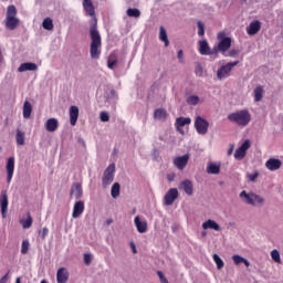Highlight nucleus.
<instances>
[{
  "instance_id": "obj_28",
  "label": "nucleus",
  "mask_w": 283,
  "mask_h": 283,
  "mask_svg": "<svg viewBox=\"0 0 283 283\" xmlns=\"http://www.w3.org/2000/svg\"><path fill=\"white\" fill-rule=\"evenodd\" d=\"M233 263L235 266H239V264H244L245 266H251V262L249 260L244 259V256H241L240 254L232 255Z\"/></svg>"
},
{
  "instance_id": "obj_56",
  "label": "nucleus",
  "mask_w": 283,
  "mask_h": 283,
  "mask_svg": "<svg viewBox=\"0 0 283 283\" xmlns=\"http://www.w3.org/2000/svg\"><path fill=\"white\" fill-rule=\"evenodd\" d=\"M112 222H114V220L112 219L106 220V224H112Z\"/></svg>"
},
{
  "instance_id": "obj_3",
  "label": "nucleus",
  "mask_w": 283,
  "mask_h": 283,
  "mask_svg": "<svg viewBox=\"0 0 283 283\" xmlns=\"http://www.w3.org/2000/svg\"><path fill=\"white\" fill-rule=\"evenodd\" d=\"M239 198L244 205H249L250 207H264V197L255 192H247L243 190L240 192Z\"/></svg>"
},
{
  "instance_id": "obj_58",
  "label": "nucleus",
  "mask_w": 283,
  "mask_h": 283,
  "mask_svg": "<svg viewBox=\"0 0 283 283\" xmlns=\"http://www.w3.org/2000/svg\"><path fill=\"white\" fill-rule=\"evenodd\" d=\"M40 283H48V281H45V280H42Z\"/></svg>"
},
{
  "instance_id": "obj_15",
  "label": "nucleus",
  "mask_w": 283,
  "mask_h": 283,
  "mask_svg": "<svg viewBox=\"0 0 283 283\" xmlns=\"http://www.w3.org/2000/svg\"><path fill=\"white\" fill-rule=\"evenodd\" d=\"M265 167L269 171H277L282 167V160L276 158H270L265 161Z\"/></svg>"
},
{
  "instance_id": "obj_12",
  "label": "nucleus",
  "mask_w": 283,
  "mask_h": 283,
  "mask_svg": "<svg viewBox=\"0 0 283 283\" xmlns=\"http://www.w3.org/2000/svg\"><path fill=\"white\" fill-rule=\"evenodd\" d=\"M83 8L88 17H92L95 28H96V12L94 10V4L92 0H83Z\"/></svg>"
},
{
  "instance_id": "obj_4",
  "label": "nucleus",
  "mask_w": 283,
  "mask_h": 283,
  "mask_svg": "<svg viewBox=\"0 0 283 283\" xmlns=\"http://www.w3.org/2000/svg\"><path fill=\"white\" fill-rule=\"evenodd\" d=\"M19 18H17V7L9 6L7 9L6 28L7 30H17L19 28Z\"/></svg>"
},
{
  "instance_id": "obj_13",
  "label": "nucleus",
  "mask_w": 283,
  "mask_h": 283,
  "mask_svg": "<svg viewBox=\"0 0 283 283\" xmlns=\"http://www.w3.org/2000/svg\"><path fill=\"white\" fill-rule=\"evenodd\" d=\"M6 169H7V182L8 185H10L14 176V157L8 158Z\"/></svg>"
},
{
  "instance_id": "obj_34",
  "label": "nucleus",
  "mask_w": 283,
  "mask_h": 283,
  "mask_svg": "<svg viewBox=\"0 0 283 283\" xmlns=\"http://www.w3.org/2000/svg\"><path fill=\"white\" fill-rule=\"evenodd\" d=\"M270 255L275 264H282V256L280 255V251L277 249L272 250Z\"/></svg>"
},
{
  "instance_id": "obj_55",
  "label": "nucleus",
  "mask_w": 283,
  "mask_h": 283,
  "mask_svg": "<svg viewBox=\"0 0 283 283\" xmlns=\"http://www.w3.org/2000/svg\"><path fill=\"white\" fill-rule=\"evenodd\" d=\"M130 247H132L133 253H138V251L136 250V244L134 242H130Z\"/></svg>"
},
{
  "instance_id": "obj_53",
  "label": "nucleus",
  "mask_w": 283,
  "mask_h": 283,
  "mask_svg": "<svg viewBox=\"0 0 283 283\" xmlns=\"http://www.w3.org/2000/svg\"><path fill=\"white\" fill-rule=\"evenodd\" d=\"M233 149H235V146L233 144H230V148L228 149V156H231L233 154Z\"/></svg>"
},
{
  "instance_id": "obj_49",
  "label": "nucleus",
  "mask_w": 283,
  "mask_h": 283,
  "mask_svg": "<svg viewBox=\"0 0 283 283\" xmlns=\"http://www.w3.org/2000/svg\"><path fill=\"white\" fill-rule=\"evenodd\" d=\"M177 59H178L179 63H185V54L182 53V50L178 51Z\"/></svg>"
},
{
  "instance_id": "obj_36",
  "label": "nucleus",
  "mask_w": 283,
  "mask_h": 283,
  "mask_svg": "<svg viewBox=\"0 0 283 283\" xmlns=\"http://www.w3.org/2000/svg\"><path fill=\"white\" fill-rule=\"evenodd\" d=\"M42 28L44 30H54V22L52 21V18H45L42 22Z\"/></svg>"
},
{
  "instance_id": "obj_11",
  "label": "nucleus",
  "mask_w": 283,
  "mask_h": 283,
  "mask_svg": "<svg viewBox=\"0 0 283 283\" xmlns=\"http://www.w3.org/2000/svg\"><path fill=\"white\" fill-rule=\"evenodd\" d=\"M186 125H191L190 117H177L176 118L175 127H176L177 132H179V134H181L182 136H185V129H182V127H185Z\"/></svg>"
},
{
  "instance_id": "obj_37",
  "label": "nucleus",
  "mask_w": 283,
  "mask_h": 283,
  "mask_svg": "<svg viewBox=\"0 0 283 283\" xmlns=\"http://www.w3.org/2000/svg\"><path fill=\"white\" fill-rule=\"evenodd\" d=\"M212 260H213L214 264L217 265L218 271H220L221 269H224V261H222L220 255L213 254Z\"/></svg>"
},
{
  "instance_id": "obj_7",
  "label": "nucleus",
  "mask_w": 283,
  "mask_h": 283,
  "mask_svg": "<svg viewBox=\"0 0 283 283\" xmlns=\"http://www.w3.org/2000/svg\"><path fill=\"white\" fill-rule=\"evenodd\" d=\"M195 129L199 136H207V134H209V120L200 115L197 116L195 118Z\"/></svg>"
},
{
  "instance_id": "obj_50",
  "label": "nucleus",
  "mask_w": 283,
  "mask_h": 283,
  "mask_svg": "<svg viewBox=\"0 0 283 283\" xmlns=\"http://www.w3.org/2000/svg\"><path fill=\"white\" fill-rule=\"evenodd\" d=\"M116 63H118V60H108L107 61V67L109 70H114V66L116 65Z\"/></svg>"
},
{
  "instance_id": "obj_38",
  "label": "nucleus",
  "mask_w": 283,
  "mask_h": 283,
  "mask_svg": "<svg viewBox=\"0 0 283 283\" xmlns=\"http://www.w3.org/2000/svg\"><path fill=\"white\" fill-rule=\"evenodd\" d=\"M15 140L18 145H25V133L17 130Z\"/></svg>"
},
{
  "instance_id": "obj_40",
  "label": "nucleus",
  "mask_w": 283,
  "mask_h": 283,
  "mask_svg": "<svg viewBox=\"0 0 283 283\" xmlns=\"http://www.w3.org/2000/svg\"><path fill=\"white\" fill-rule=\"evenodd\" d=\"M127 17H133L134 19H138L140 17V10L138 9H127L126 11Z\"/></svg>"
},
{
  "instance_id": "obj_17",
  "label": "nucleus",
  "mask_w": 283,
  "mask_h": 283,
  "mask_svg": "<svg viewBox=\"0 0 283 283\" xmlns=\"http://www.w3.org/2000/svg\"><path fill=\"white\" fill-rule=\"evenodd\" d=\"M83 211H85V202L76 201L73 206L72 218H81Z\"/></svg>"
},
{
  "instance_id": "obj_46",
  "label": "nucleus",
  "mask_w": 283,
  "mask_h": 283,
  "mask_svg": "<svg viewBox=\"0 0 283 283\" xmlns=\"http://www.w3.org/2000/svg\"><path fill=\"white\" fill-rule=\"evenodd\" d=\"M197 25L199 36H205V24L201 21H199L197 22Z\"/></svg>"
},
{
  "instance_id": "obj_8",
  "label": "nucleus",
  "mask_w": 283,
  "mask_h": 283,
  "mask_svg": "<svg viewBox=\"0 0 283 283\" xmlns=\"http://www.w3.org/2000/svg\"><path fill=\"white\" fill-rule=\"evenodd\" d=\"M114 171H116V165L111 164L104 171V177L102 179V185L104 188L109 187L114 182Z\"/></svg>"
},
{
  "instance_id": "obj_26",
  "label": "nucleus",
  "mask_w": 283,
  "mask_h": 283,
  "mask_svg": "<svg viewBox=\"0 0 283 283\" xmlns=\"http://www.w3.org/2000/svg\"><path fill=\"white\" fill-rule=\"evenodd\" d=\"M70 123L74 127L78 120V106H71L69 109Z\"/></svg>"
},
{
  "instance_id": "obj_47",
  "label": "nucleus",
  "mask_w": 283,
  "mask_h": 283,
  "mask_svg": "<svg viewBox=\"0 0 283 283\" xmlns=\"http://www.w3.org/2000/svg\"><path fill=\"white\" fill-rule=\"evenodd\" d=\"M240 54L239 50L232 49L230 52L227 54V56H230L231 59H235Z\"/></svg>"
},
{
  "instance_id": "obj_21",
  "label": "nucleus",
  "mask_w": 283,
  "mask_h": 283,
  "mask_svg": "<svg viewBox=\"0 0 283 283\" xmlns=\"http://www.w3.org/2000/svg\"><path fill=\"white\" fill-rule=\"evenodd\" d=\"M179 189H182L187 196H193V182L186 179L179 185Z\"/></svg>"
},
{
  "instance_id": "obj_20",
  "label": "nucleus",
  "mask_w": 283,
  "mask_h": 283,
  "mask_svg": "<svg viewBox=\"0 0 283 283\" xmlns=\"http://www.w3.org/2000/svg\"><path fill=\"white\" fill-rule=\"evenodd\" d=\"M262 28V24L260 21L255 20L250 23V25L247 27V33L250 36H253L254 34H258L260 32V29Z\"/></svg>"
},
{
  "instance_id": "obj_30",
  "label": "nucleus",
  "mask_w": 283,
  "mask_h": 283,
  "mask_svg": "<svg viewBox=\"0 0 283 283\" xmlns=\"http://www.w3.org/2000/svg\"><path fill=\"white\" fill-rule=\"evenodd\" d=\"M22 116L23 118H30L32 116V104L28 101L23 104Z\"/></svg>"
},
{
  "instance_id": "obj_35",
  "label": "nucleus",
  "mask_w": 283,
  "mask_h": 283,
  "mask_svg": "<svg viewBox=\"0 0 283 283\" xmlns=\"http://www.w3.org/2000/svg\"><path fill=\"white\" fill-rule=\"evenodd\" d=\"M111 196H112V198H118V196H120V184L119 182H115L112 186Z\"/></svg>"
},
{
  "instance_id": "obj_14",
  "label": "nucleus",
  "mask_w": 283,
  "mask_h": 283,
  "mask_svg": "<svg viewBox=\"0 0 283 283\" xmlns=\"http://www.w3.org/2000/svg\"><path fill=\"white\" fill-rule=\"evenodd\" d=\"M189 163V154L176 157L174 159V165L179 169V171H182L187 167V164Z\"/></svg>"
},
{
  "instance_id": "obj_5",
  "label": "nucleus",
  "mask_w": 283,
  "mask_h": 283,
  "mask_svg": "<svg viewBox=\"0 0 283 283\" xmlns=\"http://www.w3.org/2000/svg\"><path fill=\"white\" fill-rule=\"evenodd\" d=\"M217 39L219 43L214 46V52H222V54H224L231 48V38L227 36V33L222 31L218 33Z\"/></svg>"
},
{
  "instance_id": "obj_51",
  "label": "nucleus",
  "mask_w": 283,
  "mask_h": 283,
  "mask_svg": "<svg viewBox=\"0 0 283 283\" xmlns=\"http://www.w3.org/2000/svg\"><path fill=\"white\" fill-rule=\"evenodd\" d=\"M84 263L87 265L92 264V254H88V253L84 254Z\"/></svg>"
},
{
  "instance_id": "obj_16",
  "label": "nucleus",
  "mask_w": 283,
  "mask_h": 283,
  "mask_svg": "<svg viewBox=\"0 0 283 283\" xmlns=\"http://www.w3.org/2000/svg\"><path fill=\"white\" fill-rule=\"evenodd\" d=\"M70 280V272L65 268H60L56 272V282L57 283H67Z\"/></svg>"
},
{
  "instance_id": "obj_52",
  "label": "nucleus",
  "mask_w": 283,
  "mask_h": 283,
  "mask_svg": "<svg viewBox=\"0 0 283 283\" xmlns=\"http://www.w3.org/2000/svg\"><path fill=\"white\" fill-rule=\"evenodd\" d=\"M175 179H176V175L175 174L167 175L168 182H174Z\"/></svg>"
},
{
  "instance_id": "obj_1",
  "label": "nucleus",
  "mask_w": 283,
  "mask_h": 283,
  "mask_svg": "<svg viewBox=\"0 0 283 283\" xmlns=\"http://www.w3.org/2000/svg\"><path fill=\"white\" fill-rule=\"evenodd\" d=\"M90 34H91V49H90L91 59H93L94 61H97V59H101L102 41H101V33L98 32V29H96V25L91 27Z\"/></svg>"
},
{
  "instance_id": "obj_45",
  "label": "nucleus",
  "mask_w": 283,
  "mask_h": 283,
  "mask_svg": "<svg viewBox=\"0 0 283 283\" xmlns=\"http://www.w3.org/2000/svg\"><path fill=\"white\" fill-rule=\"evenodd\" d=\"M258 176H260V174L254 171L253 174H248L247 178L250 182H255V180H258Z\"/></svg>"
},
{
  "instance_id": "obj_41",
  "label": "nucleus",
  "mask_w": 283,
  "mask_h": 283,
  "mask_svg": "<svg viewBox=\"0 0 283 283\" xmlns=\"http://www.w3.org/2000/svg\"><path fill=\"white\" fill-rule=\"evenodd\" d=\"M187 103L188 105H198V103H200V97H198L197 95H191L187 98Z\"/></svg>"
},
{
  "instance_id": "obj_31",
  "label": "nucleus",
  "mask_w": 283,
  "mask_h": 283,
  "mask_svg": "<svg viewBox=\"0 0 283 283\" xmlns=\"http://www.w3.org/2000/svg\"><path fill=\"white\" fill-rule=\"evenodd\" d=\"M159 41L165 43V48H169V38H167V30L164 27L159 28Z\"/></svg>"
},
{
  "instance_id": "obj_23",
  "label": "nucleus",
  "mask_w": 283,
  "mask_h": 283,
  "mask_svg": "<svg viewBox=\"0 0 283 283\" xmlns=\"http://www.w3.org/2000/svg\"><path fill=\"white\" fill-rule=\"evenodd\" d=\"M135 227L138 233H147V221L140 219L139 216L134 219Z\"/></svg>"
},
{
  "instance_id": "obj_29",
  "label": "nucleus",
  "mask_w": 283,
  "mask_h": 283,
  "mask_svg": "<svg viewBox=\"0 0 283 283\" xmlns=\"http://www.w3.org/2000/svg\"><path fill=\"white\" fill-rule=\"evenodd\" d=\"M255 103H260L264 97V86H256L253 91Z\"/></svg>"
},
{
  "instance_id": "obj_39",
  "label": "nucleus",
  "mask_w": 283,
  "mask_h": 283,
  "mask_svg": "<svg viewBox=\"0 0 283 283\" xmlns=\"http://www.w3.org/2000/svg\"><path fill=\"white\" fill-rule=\"evenodd\" d=\"M71 193L74 196V198H76V200H78V198L83 196V189L81 188V185L76 184Z\"/></svg>"
},
{
  "instance_id": "obj_54",
  "label": "nucleus",
  "mask_w": 283,
  "mask_h": 283,
  "mask_svg": "<svg viewBox=\"0 0 283 283\" xmlns=\"http://www.w3.org/2000/svg\"><path fill=\"white\" fill-rule=\"evenodd\" d=\"M8 275H9V273L4 274V275L0 279V283H8Z\"/></svg>"
},
{
  "instance_id": "obj_2",
  "label": "nucleus",
  "mask_w": 283,
  "mask_h": 283,
  "mask_svg": "<svg viewBox=\"0 0 283 283\" xmlns=\"http://www.w3.org/2000/svg\"><path fill=\"white\" fill-rule=\"evenodd\" d=\"M228 120L239 127H247L251 123V113L248 109H241L228 115Z\"/></svg>"
},
{
  "instance_id": "obj_10",
  "label": "nucleus",
  "mask_w": 283,
  "mask_h": 283,
  "mask_svg": "<svg viewBox=\"0 0 283 283\" xmlns=\"http://www.w3.org/2000/svg\"><path fill=\"white\" fill-rule=\"evenodd\" d=\"M176 200H178V189L170 188L164 197V205H166V207H171Z\"/></svg>"
},
{
  "instance_id": "obj_25",
  "label": "nucleus",
  "mask_w": 283,
  "mask_h": 283,
  "mask_svg": "<svg viewBox=\"0 0 283 283\" xmlns=\"http://www.w3.org/2000/svg\"><path fill=\"white\" fill-rule=\"evenodd\" d=\"M44 127H45L46 132H50V133L56 132V129H59V119H56L54 117L49 118L45 122Z\"/></svg>"
},
{
  "instance_id": "obj_9",
  "label": "nucleus",
  "mask_w": 283,
  "mask_h": 283,
  "mask_svg": "<svg viewBox=\"0 0 283 283\" xmlns=\"http://www.w3.org/2000/svg\"><path fill=\"white\" fill-rule=\"evenodd\" d=\"M250 148L251 140L245 139L243 144L234 153L235 160H243L244 156H247V151H249Z\"/></svg>"
},
{
  "instance_id": "obj_57",
  "label": "nucleus",
  "mask_w": 283,
  "mask_h": 283,
  "mask_svg": "<svg viewBox=\"0 0 283 283\" xmlns=\"http://www.w3.org/2000/svg\"><path fill=\"white\" fill-rule=\"evenodd\" d=\"M15 283H21V277L18 276V277L15 279Z\"/></svg>"
},
{
  "instance_id": "obj_27",
  "label": "nucleus",
  "mask_w": 283,
  "mask_h": 283,
  "mask_svg": "<svg viewBox=\"0 0 283 283\" xmlns=\"http://www.w3.org/2000/svg\"><path fill=\"white\" fill-rule=\"evenodd\" d=\"M221 165L218 163H209L207 166V174H211L212 176H218L220 174Z\"/></svg>"
},
{
  "instance_id": "obj_18",
  "label": "nucleus",
  "mask_w": 283,
  "mask_h": 283,
  "mask_svg": "<svg viewBox=\"0 0 283 283\" xmlns=\"http://www.w3.org/2000/svg\"><path fill=\"white\" fill-rule=\"evenodd\" d=\"M199 54H201L202 56H209L213 54V52H211V48L209 46V42H207V40L199 41Z\"/></svg>"
},
{
  "instance_id": "obj_22",
  "label": "nucleus",
  "mask_w": 283,
  "mask_h": 283,
  "mask_svg": "<svg viewBox=\"0 0 283 283\" xmlns=\"http://www.w3.org/2000/svg\"><path fill=\"white\" fill-rule=\"evenodd\" d=\"M201 227L205 231H207L208 229H211L212 231H222V228L220 227V224H218V222H216L212 219H208L207 221H205L201 224Z\"/></svg>"
},
{
  "instance_id": "obj_59",
  "label": "nucleus",
  "mask_w": 283,
  "mask_h": 283,
  "mask_svg": "<svg viewBox=\"0 0 283 283\" xmlns=\"http://www.w3.org/2000/svg\"><path fill=\"white\" fill-rule=\"evenodd\" d=\"M201 235H203V237L207 235V232H202Z\"/></svg>"
},
{
  "instance_id": "obj_43",
  "label": "nucleus",
  "mask_w": 283,
  "mask_h": 283,
  "mask_svg": "<svg viewBox=\"0 0 283 283\" xmlns=\"http://www.w3.org/2000/svg\"><path fill=\"white\" fill-rule=\"evenodd\" d=\"M48 233H50V230L48 229V227H44L42 230H39L38 234L40 235V238H42V240H45V238H48Z\"/></svg>"
},
{
  "instance_id": "obj_32",
  "label": "nucleus",
  "mask_w": 283,
  "mask_h": 283,
  "mask_svg": "<svg viewBox=\"0 0 283 283\" xmlns=\"http://www.w3.org/2000/svg\"><path fill=\"white\" fill-rule=\"evenodd\" d=\"M154 118L156 120H165V118H167V111L163 109V108H158L154 112Z\"/></svg>"
},
{
  "instance_id": "obj_48",
  "label": "nucleus",
  "mask_w": 283,
  "mask_h": 283,
  "mask_svg": "<svg viewBox=\"0 0 283 283\" xmlns=\"http://www.w3.org/2000/svg\"><path fill=\"white\" fill-rule=\"evenodd\" d=\"M157 275H158L161 283H169L167 277H165V274L163 273V271H157Z\"/></svg>"
},
{
  "instance_id": "obj_33",
  "label": "nucleus",
  "mask_w": 283,
  "mask_h": 283,
  "mask_svg": "<svg viewBox=\"0 0 283 283\" xmlns=\"http://www.w3.org/2000/svg\"><path fill=\"white\" fill-rule=\"evenodd\" d=\"M20 224L22 226V229H30L32 227V216L30 212L27 214V219H21Z\"/></svg>"
},
{
  "instance_id": "obj_6",
  "label": "nucleus",
  "mask_w": 283,
  "mask_h": 283,
  "mask_svg": "<svg viewBox=\"0 0 283 283\" xmlns=\"http://www.w3.org/2000/svg\"><path fill=\"white\" fill-rule=\"evenodd\" d=\"M240 64V61L229 62L226 65H222L217 71V78L219 81H224L226 78H229L231 76V72H233V69Z\"/></svg>"
},
{
  "instance_id": "obj_24",
  "label": "nucleus",
  "mask_w": 283,
  "mask_h": 283,
  "mask_svg": "<svg viewBox=\"0 0 283 283\" xmlns=\"http://www.w3.org/2000/svg\"><path fill=\"white\" fill-rule=\"evenodd\" d=\"M38 70H39V66L36 65V63H32V62L22 63L18 67V72H36Z\"/></svg>"
},
{
  "instance_id": "obj_19",
  "label": "nucleus",
  "mask_w": 283,
  "mask_h": 283,
  "mask_svg": "<svg viewBox=\"0 0 283 283\" xmlns=\"http://www.w3.org/2000/svg\"><path fill=\"white\" fill-rule=\"evenodd\" d=\"M0 207L2 218H6V213H8V192H6V190H2L0 195Z\"/></svg>"
},
{
  "instance_id": "obj_42",
  "label": "nucleus",
  "mask_w": 283,
  "mask_h": 283,
  "mask_svg": "<svg viewBox=\"0 0 283 283\" xmlns=\"http://www.w3.org/2000/svg\"><path fill=\"white\" fill-rule=\"evenodd\" d=\"M30 251V241L23 240L21 245V253L25 255Z\"/></svg>"
},
{
  "instance_id": "obj_44",
  "label": "nucleus",
  "mask_w": 283,
  "mask_h": 283,
  "mask_svg": "<svg viewBox=\"0 0 283 283\" xmlns=\"http://www.w3.org/2000/svg\"><path fill=\"white\" fill-rule=\"evenodd\" d=\"M99 120H102V123H108L109 122V113L102 112L99 114Z\"/></svg>"
}]
</instances>
